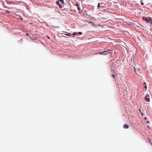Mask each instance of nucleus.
Returning a JSON list of instances; mask_svg holds the SVG:
<instances>
[{
	"label": "nucleus",
	"mask_w": 152,
	"mask_h": 152,
	"mask_svg": "<svg viewBox=\"0 0 152 152\" xmlns=\"http://www.w3.org/2000/svg\"><path fill=\"white\" fill-rule=\"evenodd\" d=\"M61 4H63L64 3V0H59Z\"/></svg>",
	"instance_id": "12"
},
{
	"label": "nucleus",
	"mask_w": 152,
	"mask_h": 152,
	"mask_svg": "<svg viewBox=\"0 0 152 152\" xmlns=\"http://www.w3.org/2000/svg\"><path fill=\"white\" fill-rule=\"evenodd\" d=\"M48 39H49L50 38L49 37H48Z\"/></svg>",
	"instance_id": "27"
},
{
	"label": "nucleus",
	"mask_w": 152,
	"mask_h": 152,
	"mask_svg": "<svg viewBox=\"0 0 152 152\" xmlns=\"http://www.w3.org/2000/svg\"><path fill=\"white\" fill-rule=\"evenodd\" d=\"M146 83L145 82H144V83H143V85H145L146 84Z\"/></svg>",
	"instance_id": "25"
},
{
	"label": "nucleus",
	"mask_w": 152,
	"mask_h": 152,
	"mask_svg": "<svg viewBox=\"0 0 152 152\" xmlns=\"http://www.w3.org/2000/svg\"><path fill=\"white\" fill-rule=\"evenodd\" d=\"M6 12L8 13H9L10 12L8 10H7V11H6Z\"/></svg>",
	"instance_id": "18"
},
{
	"label": "nucleus",
	"mask_w": 152,
	"mask_h": 152,
	"mask_svg": "<svg viewBox=\"0 0 152 152\" xmlns=\"http://www.w3.org/2000/svg\"><path fill=\"white\" fill-rule=\"evenodd\" d=\"M148 23H149L152 26V18L150 17H148Z\"/></svg>",
	"instance_id": "2"
},
{
	"label": "nucleus",
	"mask_w": 152,
	"mask_h": 152,
	"mask_svg": "<svg viewBox=\"0 0 152 152\" xmlns=\"http://www.w3.org/2000/svg\"><path fill=\"white\" fill-rule=\"evenodd\" d=\"M141 113V115H142V116H143V115H144V114H143V113Z\"/></svg>",
	"instance_id": "22"
},
{
	"label": "nucleus",
	"mask_w": 152,
	"mask_h": 152,
	"mask_svg": "<svg viewBox=\"0 0 152 152\" xmlns=\"http://www.w3.org/2000/svg\"><path fill=\"white\" fill-rule=\"evenodd\" d=\"M76 5L77 7V9H78V10L79 11H80V8L79 7V5L78 4H76Z\"/></svg>",
	"instance_id": "10"
},
{
	"label": "nucleus",
	"mask_w": 152,
	"mask_h": 152,
	"mask_svg": "<svg viewBox=\"0 0 152 152\" xmlns=\"http://www.w3.org/2000/svg\"><path fill=\"white\" fill-rule=\"evenodd\" d=\"M78 34L80 35H81L82 34V33L81 32H79L78 33Z\"/></svg>",
	"instance_id": "19"
},
{
	"label": "nucleus",
	"mask_w": 152,
	"mask_h": 152,
	"mask_svg": "<svg viewBox=\"0 0 152 152\" xmlns=\"http://www.w3.org/2000/svg\"><path fill=\"white\" fill-rule=\"evenodd\" d=\"M137 70L138 72V74H139V73H140V69L139 68L137 69Z\"/></svg>",
	"instance_id": "11"
},
{
	"label": "nucleus",
	"mask_w": 152,
	"mask_h": 152,
	"mask_svg": "<svg viewBox=\"0 0 152 152\" xmlns=\"http://www.w3.org/2000/svg\"><path fill=\"white\" fill-rule=\"evenodd\" d=\"M26 36H28L29 34H28V33H26Z\"/></svg>",
	"instance_id": "23"
},
{
	"label": "nucleus",
	"mask_w": 152,
	"mask_h": 152,
	"mask_svg": "<svg viewBox=\"0 0 152 152\" xmlns=\"http://www.w3.org/2000/svg\"><path fill=\"white\" fill-rule=\"evenodd\" d=\"M100 7H101V5L100 4V3H99L97 5V8L98 9H99Z\"/></svg>",
	"instance_id": "7"
},
{
	"label": "nucleus",
	"mask_w": 152,
	"mask_h": 152,
	"mask_svg": "<svg viewBox=\"0 0 152 152\" xmlns=\"http://www.w3.org/2000/svg\"><path fill=\"white\" fill-rule=\"evenodd\" d=\"M145 119H146V117H145Z\"/></svg>",
	"instance_id": "26"
},
{
	"label": "nucleus",
	"mask_w": 152,
	"mask_h": 152,
	"mask_svg": "<svg viewBox=\"0 0 152 152\" xmlns=\"http://www.w3.org/2000/svg\"><path fill=\"white\" fill-rule=\"evenodd\" d=\"M100 4L101 5V7H106V6H105V4H104V3L103 2H101L100 3Z\"/></svg>",
	"instance_id": "5"
},
{
	"label": "nucleus",
	"mask_w": 152,
	"mask_h": 152,
	"mask_svg": "<svg viewBox=\"0 0 152 152\" xmlns=\"http://www.w3.org/2000/svg\"><path fill=\"white\" fill-rule=\"evenodd\" d=\"M56 3L57 4H58L59 7L60 8H62V5L61 4H60L59 2L58 1H56Z\"/></svg>",
	"instance_id": "4"
},
{
	"label": "nucleus",
	"mask_w": 152,
	"mask_h": 152,
	"mask_svg": "<svg viewBox=\"0 0 152 152\" xmlns=\"http://www.w3.org/2000/svg\"><path fill=\"white\" fill-rule=\"evenodd\" d=\"M139 111H140L141 113H142V112H141V110H140V109H139Z\"/></svg>",
	"instance_id": "24"
},
{
	"label": "nucleus",
	"mask_w": 152,
	"mask_h": 152,
	"mask_svg": "<svg viewBox=\"0 0 152 152\" xmlns=\"http://www.w3.org/2000/svg\"><path fill=\"white\" fill-rule=\"evenodd\" d=\"M145 100L147 102H149L150 101L149 96V95H147L146 96Z\"/></svg>",
	"instance_id": "3"
},
{
	"label": "nucleus",
	"mask_w": 152,
	"mask_h": 152,
	"mask_svg": "<svg viewBox=\"0 0 152 152\" xmlns=\"http://www.w3.org/2000/svg\"><path fill=\"white\" fill-rule=\"evenodd\" d=\"M111 76L112 77H113V78H115V75H111Z\"/></svg>",
	"instance_id": "13"
},
{
	"label": "nucleus",
	"mask_w": 152,
	"mask_h": 152,
	"mask_svg": "<svg viewBox=\"0 0 152 152\" xmlns=\"http://www.w3.org/2000/svg\"><path fill=\"white\" fill-rule=\"evenodd\" d=\"M148 18H146L145 17H142V19L143 20H145L147 19Z\"/></svg>",
	"instance_id": "8"
},
{
	"label": "nucleus",
	"mask_w": 152,
	"mask_h": 152,
	"mask_svg": "<svg viewBox=\"0 0 152 152\" xmlns=\"http://www.w3.org/2000/svg\"><path fill=\"white\" fill-rule=\"evenodd\" d=\"M141 5L142 6H143L144 5V4L142 1L141 2Z\"/></svg>",
	"instance_id": "16"
},
{
	"label": "nucleus",
	"mask_w": 152,
	"mask_h": 152,
	"mask_svg": "<svg viewBox=\"0 0 152 152\" xmlns=\"http://www.w3.org/2000/svg\"><path fill=\"white\" fill-rule=\"evenodd\" d=\"M65 35L66 36H71L72 35V34H71V33H69V34H65Z\"/></svg>",
	"instance_id": "9"
},
{
	"label": "nucleus",
	"mask_w": 152,
	"mask_h": 152,
	"mask_svg": "<svg viewBox=\"0 0 152 152\" xmlns=\"http://www.w3.org/2000/svg\"><path fill=\"white\" fill-rule=\"evenodd\" d=\"M149 142L152 145V143H151V140H150L149 139Z\"/></svg>",
	"instance_id": "17"
},
{
	"label": "nucleus",
	"mask_w": 152,
	"mask_h": 152,
	"mask_svg": "<svg viewBox=\"0 0 152 152\" xmlns=\"http://www.w3.org/2000/svg\"><path fill=\"white\" fill-rule=\"evenodd\" d=\"M134 71L135 72L137 73V72H136V69L135 68H134Z\"/></svg>",
	"instance_id": "20"
},
{
	"label": "nucleus",
	"mask_w": 152,
	"mask_h": 152,
	"mask_svg": "<svg viewBox=\"0 0 152 152\" xmlns=\"http://www.w3.org/2000/svg\"><path fill=\"white\" fill-rule=\"evenodd\" d=\"M77 34V33H76V32H74V33H73V34H73V35H75L76 34Z\"/></svg>",
	"instance_id": "15"
},
{
	"label": "nucleus",
	"mask_w": 152,
	"mask_h": 152,
	"mask_svg": "<svg viewBox=\"0 0 152 152\" xmlns=\"http://www.w3.org/2000/svg\"><path fill=\"white\" fill-rule=\"evenodd\" d=\"M148 18L147 19L145 20V21H146V22L147 23H148Z\"/></svg>",
	"instance_id": "14"
},
{
	"label": "nucleus",
	"mask_w": 152,
	"mask_h": 152,
	"mask_svg": "<svg viewBox=\"0 0 152 152\" xmlns=\"http://www.w3.org/2000/svg\"><path fill=\"white\" fill-rule=\"evenodd\" d=\"M145 88L147 89V86H146V85H145Z\"/></svg>",
	"instance_id": "21"
},
{
	"label": "nucleus",
	"mask_w": 152,
	"mask_h": 152,
	"mask_svg": "<svg viewBox=\"0 0 152 152\" xmlns=\"http://www.w3.org/2000/svg\"><path fill=\"white\" fill-rule=\"evenodd\" d=\"M123 127L125 129H128L129 127V126L126 124H124V125Z\"/></svg>",
	"instance_id": "6"
},
{
	"label": "nucleus",
	"mask_w": 152,
	"mask_h": 152,
	"mask_svg": "<svg viewBox=\"0 0 152 152\" xmlns=\"http://www.w3.org/2000/svg\"><path fill=\"white\" fill-rule=\"evenodd\" d=\"M111 51V50H107L104 51L102 52H99V53L100 55H106L109 53H110Z\"/></svg>",
	"instance_id": "1"
}]
</instances>
